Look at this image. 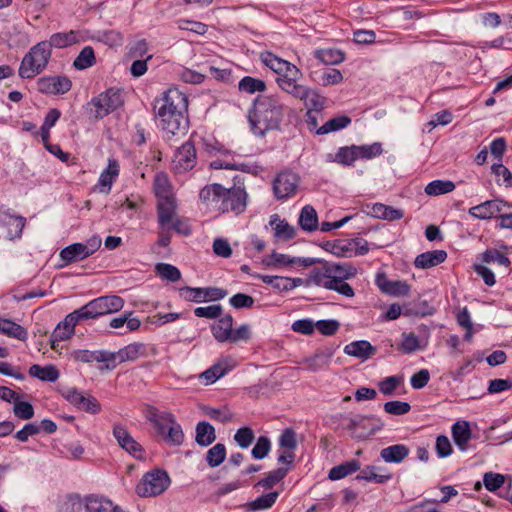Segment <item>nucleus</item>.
<instances>
[{
  "label": "nucleus",
  "mask_w": 512,
  "mask_h": 512,
  "mask_svg": "<svg viewBox=\"0 0 512 512\" xmlns=\"http://www.w3.org/2000/svg\"><path fill=\"white\" fill-rule=\"evenodd\" d=\"M177 200L176 198L157 201V222L159 227L170 228V223L177 216Z\"/></svg>",
  "instance_id": "23"
},
{
  "label": "nucleus",
  "mask_w": 512,
  "mask_h": 512,
  "mask_svg": "<svg viewBox=\"0 0 512 512\" xmlns=\"http://www.w3.org/2000/svg\"><path fill=\"white\" fill-rule=\"evenodd\" d=\"M482 261L488 264H496L500 268H503V272L505 274L509 272V267L511 264L509 258L505 254L498 251L497 249H487L482 254Z\"/></svg>",
  "instance_id": "45"
},
{
  "label": "nucleus",
  "mask_w": 512,
  "mask_h": 512,
  "mask_svg": "<svg viewBox=\"0 0 512 512\" xmlns=\"http://www.w3.org/2000/svg\"><path fill=\"white\" fill-rule=\"evenodd\" d=\"M296 99L305 102V106L315 112H321L324 109L325 98L322 97L316 90L305 87Z\"/></svg>",
  "instance_id": "34"
},
{
  "label": "nucleus",
  "mask_w": 512,
  "mask_h": 512,
  "mask_svg": "<svg viewBox=\"0 0 512 512\" xmlns=\"http://www.w3.org/2000/svg\"><path fill=\"white\" fill-rule=\"evenodd\" d=\"M29 374L32 377L38 378L41 381L46 382H55L59 378V371L53 365L40 366L38 364H33L29 368Z\"/></svg>",
  "instance_id": "41"
},
{
  "label": "nucleus",
  "mask_w": 512,
  "mask_h": 512,
  "mask_svg": "<svg viewBox=\"0 0 512 512\" xmlns=\"http://www.w3.org/2000/svg\"><path fill=\"white\" fill-rule=\"evenodd\" d=\"M344 353L349 356L366 360L376 353V348L372 346L369 341L358 340L347 344L344 347Z\"/></svg>",
  "instance_id": "33"
},
{
  "label": "nucleus",
  "mask_w": 512,
  "mask_h": 512,
  "mask_svg": "<svg viewBox=\"0 0 512 512\" xmlns=\"http://www.w3.org/2000/svg\"><path fill=\"white\" fill-rule=\"evenodd\" d=\"M149 43L146 39H138L127 46V59H144L148 55Z\"/></svg>",
  "instance_id": "52"
},
{
  "label": "nucleus",
  "mask_w": 512,
  "mask_h": 512,
  "mask_svg": "<svg viewBox=\"0 0 512 512\" xmlns=\"http://www.w3.org/2000/svg\"><path fill=\"white\" fill-rule=\"evenodd\" d=\"M197 163L196 149L192 142L187 141L179 147L172 159V169L177 174L185 173Z\"/></svg>",
  "instance_id": "15"
},
{
  "label": "nucleus",
  "mask_w": 512,
  "mask_h": 512,
  "mask_svg": "<svg viewBox=\"0 0 512 512\" xmlns=\"http://www.w3.org/2000/svg\"><path fill=\"white\" fill-rule=\"evenodd\" d=\"M216 439L215 428L206 421H201L196 425V443L201 447H207Z\"/></svg>",
  "instance_id": "39"
},
{
  "label": "nucleus",
  "mask_w": 512,
  "mask_h": 512,
  "mask_svg": "<svg viewBox=\"0 0 512 512\" xmlns=\"http://www.w3.org/2000/svg\"><path fill=\"white\" fill-rule=\"evenodd\" d=\"M410 453L409 448L404 444H394L383 448L380 451V457L386 463H400L402 462Z\"/></svg>",
  "instance_id": "36"
},
{
  "label": "nucleus",
  "mask_w": 512,
  "mask_h": 512,
  "mask_svg": "<svg viewBox=\"0 0 512 512\" xmlns=\"http://www.w3.org/2000/svg\"><path fill=\"white\" fill-rule=\"evenodd\" d=\"M224 187L220 184L214 183L207 185L200 190V200L209 208L217 210V205L223 197Z\"/></svg>",
  "instance_id": "31"
},
{
  "label": "nucleus",
  "mask_w": 512,
  "mask_h": 512,
  "mask_svg": "<svg viewBox=\"0 0 512 512\" xmlns=\"http://www.w3.org/2000/svg\"><path fill=\"white\" fill-rule=\"evenodd\" d=\"M314 74L317 75L315 80L322 86L339 84L343 80L342 73L335 68H325Z\"/></svg>",
  "instance_id": "48"
},
{
  "label": "nucleus",
  "mask_w": 512,
  "mask_h": 512,
  "mask_svg": "<svg viewBox=\"0 0 512 512\" xmlns=\"http://www.w3.org/2000/svg\"><path fill=\"white\" fill-rule=\"evenodd\" d=\"M39 91L46 94H65L72 82L67 76H52L41 78L38 82Z\"/></svg>",
  "instance_id": "19"
},
{
  "label": "nucleus",
  "mask_w": 512,
  "mask_h": 512,
  "mask_svg": "<svg viewBox=\"0 0 512 512\" xmlns=\"http://www.w3.org/2000/svg\"><path fill=\"white\" fill-rule=\"evenodd\" d=\"M124 306V300L117 295H106L89 301L78 310L84 320L96 319L106 314L120 311Z\"/></svg>",
  "instance_id": "6"
},
{
  "label": "nucleus",
  "mask_w": 512,
  "mask_h": 512,
  "mask_svg": "<svg viewBox=\"0 0 512 512\" xmlns=\"http://www.w3.org/2000/svg\"><path fill=\"white\" fill-rule=\"evenodd\" d=\"M299 225L303 230L308 232H312L317 229L318 217L316 210L312 206L306 205L302 208L299 216Z\"/></svg>",
  "instance_id": "44"
},
{
  "label": "nucleus",
  "mask_w": 512,
  "mask_h": 512,
  "mask_svg": "<svg viewBox=\"0 0 512 512\" xmlns=\"http://www.w3.org/2000/svg\"><path fill=\"white\" fill-rule=\"evenodd\" d=\"M505 483V476L500 473L486 472L483 475V484L490 492H495Z\"/></svg>",
  "instance_id": "62"
},
{
  "label": "nucleus",
  "mask_w": 512,
  "mask_h": 512,
  "mask_svg": "<svg viewBox=\"0 0 512 512\" xmlns=\"http://www.w3.org/2000/svg\"><path fill=\"white\" fill-rule=\"evenodd\" d=\"M79 42L78 32L70 30L69 32H58L51 35L48 44L49 48H66Z\"/></svg>",
  "instance_id": "40"
},
{
  "label": "nucleus",
  "mask_w": 512,
  "mask_h": 512,
  "mask_svg": "<svg viewBox=\"0 0 512 512\" xmlns=\"http://www.w3.org/2000/svg\"><path fill=\"white\" fill-rule=\"evenodd\" d=\"M369 214L375 218L387 221L400 220L404 216L403 210L382 203L373 204Z\"/></svg>",
  "instance_id": "35"
},
{
  "label": "nucleus",
  "mask_w": 512,
  "mask_h": 512,
  "mask_svg": "<svg viewBox=\"0 0 512 512\" xmlns=\"http://www.w3.org/2000/svg\"><path fill=\"white\" fill-rule=\"evenodd\" d=\"M452 438L455 445L461 451H466L468 449V443L472 438V431L470 428V424L468 421H457L453 424L452 429Z\"/></svg>",
  "instance_id": "26"
},
{
  "label": "nucleus",
  "mask_w": 512,
  "mask_h": 512,
  "mask_svg": "<svg viewBox=\"0 0 512 512\" xmlns=\"http://www.w3.org/2000/svg\"><path fill=\"white\" fill-rule=\"evenodd\" d=\"M333 354L334 350L331 348L319 349L313 355L306 357L303 364L308 370L316 372L329 366Z\"/></svg>",
  "instance_id": "25"
},
{
  "label": "nucleus",
  "mask_w": 512,
  "mask_h": 512,
  "mask_svg": "<svg viewBox=\"0 0 512 512\" xmlns=\"http://www.w3.org/2000/svg\"><path fill=\"white\" fill-rule=\"evenodd\" d=\"M96 63L94 49L91 46H85L73 62V66L77 70H84L92 67Z\"/></svg>",
  "instance_id": "50"
},
{
  "label": "nucleus",
  "mask_w": 512,
  "mask_h": 512,
  "mask_svg": "<svg viewBox=\"0 0 512 512\" xmlns=\"http://www.w3.org/2000/svg\"><path fill=\"white\" fill-rule=\"evenodd\" d=\"M226 458V447L222 443H217L211 447L206 453L207 464L214 468L218 467Z\"/></svg>",
  "instance_id": "56"
},
{
  "label": "nucleus",
  "mask_w": 512,
  "mask_h": 512,
  "mask_svg": "<svg viewBox=\"0 0 512 512\" xmlns=\"http://www.w3.org/2000/svg\"><path fill=\"white\" fill-rule=\"evenodd\" d=\"M278 444L280 449L295 450L297 448V436L293 429L286 428L279 436Z\"/></svg>",
  "instance_id": "64"
},
{
  "label": "nucleus",
  "mask_w": 512,
  "mask_h": 512,
  "mask_svg": "<svg viewBox=\"0 0 512 512\" xmlns=\"http://www.w3.org/2000/svg\"><path fill=\"white\" fill-rule=\"evenodd\" d=\"M83 320L78 309L68 314L54 329L50 340L51 348L56 350L60 342L69 339L75 332V326Z\"/></svg>",
  "instance_id": "14"
},
{
  "label": "nucleus",
  "mask_w": 512,
  "mask_h": 512,
  "mask_svg": "<svg viewBox=\"0 0 512 512\" xmlns=\"http://www.w3.org/2000/svg\"><path fill=\"white\" fill-rule=\"evenodd\" d=\"M260 59L265 66L270 68L277 75H279L286 69L285 66H288L291 64L290 62H288L282 58H279L278 56H276L275 54H273L269 51L261 53Z\"/></svg>",
  "instance_id": "49"
},
{
  "label": "nucleus",
  "mask_w": 512,
  "mask_h": 512,
  "mask_svg": "<svg viewBox=\"0 0 512 512\" xmlns=\"http://www.w3.org/2000/svg\"><path fill=\"white\" fill-rule=\"evenodd\" d=\"M171 479L163 469H153L146 472L136 486L140 497H155L164 493L170 486Z\"/></svg>",
  "instance_id": "8"
},
{
  "label": "nucleus",
  "mask_w": 512,
  "mask_h": 512,
  "mask_svg": "<svg viewBox=\"0 0 512 512\" xmlns=\"http://www.w3.org/2000/svg\"><path fill=\"white\" fill-rule=\"evenodd\" d=\"M377 285L382 292L393 296H407L410 292V286L405 281H391L385 276L377 277Z\"/></svg>",
  "instance_id": "29"
},
{
  "label": "nucleus",
  "mask_w": 512,
  "mask_h": 512,
  "mask_svg": "<svg viewBox=\"0 0 512 512\" xmlns=\"http://www.w3.org/2000/svg\"><path fill=\"white\" fill-rule=\"evenodd\" d=\"M278 498L277 492H270L256 498L254 501L248 503L247 507L249 511L265 510L274 505Z\"/></svg>",
  "instance_id": "57"
},
{
  "label": "nucleus",
  "mask_w": 512,
  "mask_h": 512,
  "mask_svg": "<svg viewBox=\"0 0 512 512\" xmlns=\"http://www.w3.org/2000/svg\"><path fill=\"white\" fill-rule=\"evenodd\" d=\"M504 207L510 209L512 208V203L502 199H493L471 207L468 213L475 219L489 220L493 217H497Z\"/></svg>",
  "instance_id": "18"
},
{
  "label": "nucleus",
  "mask_w": 512,
  "mask_h": 512,
  "mask_svg": "<svg viewBox=\"0 0 512 512\" xmlns=\"http://www.w3.org/2000/svg\"><path fill=\"white\" fill-rule=\"evenodd\" d=\"M285 67L286 69L278 75L276 82L282 91L296 98L306 87L299 83L303 74L301 70L292 63Z\"/></svg>",
  "instance_id": "13"
},
{
  "label": "nucleus",
  "mask_w": 512,
  "mask_h": 512,
  "mask_svg": "<svg viewBox=\"0 0 512 512\" xmlns=\"http://www.w3.org/2000/svg\"><path fill=\"white\" fill-rule=\"evenodd\" d=\"M102 240L99 236L90 237L85 243H73L60 251V258L65 265L82 261L93 255L101 246Z\"/></svg>",
  "instance_id": "9"
},
{
  "label": "nucleus",
  "mask_w": 512,
  "mask_h": 512,
  "mask_svg": "<svg viewBox=\"0 0 512 512\" xmlns=\"http://www.w3.org/2000/svg\"><path fill=\"white\" fill-rule=\"evenodd\" d=\"M332 161L343 166H352L357 161L356 150L354 145L340 147L333 156Z\"/></svg>",
  "instance_id": "54"
},
{
  "label": "nucleus",
  "mask_w": 512,
  "mask_h": 512,
  "mask_svg": "<svg viewBox=\"0 0 512 512\" xmlns=\"http://www.w3.org/2000/svg\"><path fill=\"white\" fill-rule=\"evenodd\" d=\"M113 436L119 446L138 460L145 459L143 447L131 436L127 428L122 424H114Z\"/></svg>",
  "instance_id": "16"
},
{
  "label": "nucleus",
  "mask_w": 512,
  "mask_h": 512,
  "mask_svg": "<svg viewBox=\"0 0 512 512\" xmlns=\"http://www.w3.org/2000/svg\"><path fill=\"white\" fill-rule=\"evenodd\" d=\"M72 358L76 362L81 363H103L105 364L106 370H114L115 369V356L111 351L107 350H88V349H78L72 352Z\"/></svg>",
  "instance_id": "17"
},
{
  "label": "nucleus",
  "mask_w": 512,
  "mask_h": 512,
  "mask_svg": "<svg viewBox=\"0 0 512 512\" xmlns=\"http://www.w3.org/2000/svg\"><path fill=\"white\" fill-rule=\"evenodd\" d=\"M378 470H380L379 467L373 465L366 466L364 469L360 470V473L356 476V479L383 484L392 478L391 474H379Z\"/></svg>",
  "instance_id": "46"
},
{
  "label": "nucleus",
  "mask_w": 512,
  "mask_h": 512,
  "mask_svg": "<svg viewBox=\"0 0 512 512\" xmlns=\"http://www.w3.org/2000/svg\"><path fill=\"white\" fill-rule=\"evenodd\" d=\"M356 150L357 160H370L382 154V144L374 142L372 144L354 145Z\"/></svg>",
  "instance_id": "51"
},
{
  "label": "nucleus",
  "mask_w": 512,
  "mask_h": 512,
  "mask_svg": "<svg viewBox=\"0 0 512 512\" xmlns=\"http://www.w3.org/2000/svg\"><path fill=\"white\" fill-rule=\"evenodd\" d=\"M153 189L157 201L176 198L169 177L164 172L156 173L153 182Z\"/></svg>",
  "instance_id": "27"
},
{
  "label": "nucleus",
  "mask_w": 512,
  "mask_h": 512,
  "mask_svg": "<svg viewBox=\"0 0 512 512\" xmlns=\"http://www.w3.org/2000/svg\"><path fill=\"white\" fill-rule=\"evenodd\" d=\"M288 468L280 467L270 471L267 476L258 482L263 488L270 489L286 477Z\"/></svg>",
  "instance_id": "60"
},
{
  "label": "nucleus",
  "mask_w": 512,
  "mask_h": 512,
  "mask_svg": "<svg viewBox=\"0 0 512 512\" xmlns=\"http://www.w3.org/2000/svg\"><path fill=\"white\" fill-rule=\"evenodd\" d=\"M119 163L115 159H109L107 168L100 174L98 185L107 187L106 193H109L113 182L119 175Z\"/></svg>",
  "instance_id": "42"
},
{
  "label": "nucleus",
  "mask_w": 512,
  "mask_h": 512,
  "mask_svg": "<svg viewBox=\"0 0 512 512\" xmlns=\"http://www.w3.org/2000/svg\"><path fill=\"white\" fill-rule=\"evenodd\" d=\"M357 274V269L351 264H337L325 262L321 267L314 268L311 271V280L317 286L322 282L335 283L336 281L353 278Z\"/></svg>",
  "instance_id": "5"
},
{
  "label": "nucleus",
  "mask_w": 512,
  "mask_h": 512,
  "mask_svg": "<svg viewBox=\"0 0 512 512\" xmlns=\"http://www.w3.org/2000/svg\"><path fill=\"white\" fill-rule=\"evenodd\" d=\"M299 177L291 171H282L273 180V193L277 200H286L296 194Z\"/></svg>",
  "instance_id": "12"
},
{
  "label": "nucleus",
  "mask_w": 512,
  "mask_h": 512,
  "mask_svg": "<svg viewBox=\"0 0 512 512\" xmlns=\"http://www.w3.org/2000/svg\"><path fill=\"white\" fill-rule=\"evenodd\" d=\"M455 184L450 180H434L427 184L425 193L431 196H438L452 192Z\"/></svg>",
  "instance_id": "55"
},
{
  "label": "nucleus",
  "mask_w": 512,
  "mask_h": 512,
  "mask_svg": "<svg viewBox=\"0 0 512 512\" xmlns=\"http://www.w3.org/2000/svg\"><path fill=\"white\" fill-rule=\"evenodd\" d=\"M155 270L162 279H166L171 282H176L181 278L180 270L171 264L158 263Z\"/></svg>",
  "instance_id": "59"
},
{
  "label": "nucleus",
  "mask_w": 512,
  "mask_h": 512,
  "mask_svg": "<svg viewBox=\"0 0 512 512\" xmlns=\"http://www.w3.org/2000/svg\"><path fill=\"white\" fill-rule=\"evenodd\" d=\"M0 334L14 338L20 341H26L28 338L27 330L16 322L0 317Z\"/></svg>",
  "instance_id": "37"
},
{
  "label": "nucleus",
  "mask_w": 512,
  "mask_h": 512,
  "mask_svg": "<svg viewBox=\"0 0 512 512\" xmlns=\"http://www.w3.org/2000/svg\"><path fill=\"white\" fill-rule=\"evenodd\" d=\"M269 225L273 229L275 241H289L296 236V230L285 219H281L278 214H272L269 218Z\"/></svg>",
  "instance_id": "24"
},
{
  "label": "nucleus",
  "mask_w": 512,
  "mask_h": 512,
  "mask_svg": "<svg viewBox=\"0 0 512 512\" xmlns=\"http://www.w3.org/2000/svg\"><path fill=\"white\" fill-rule=\"evenodd\" d=\"M146 353V347L143 343H132L129 344L117 352H112L115 356V367L118 363L126 362V361H134L141 356H144Z\"/></svg>",
  "instance_id": "28"
},
{
  "label": "nucleus",
  "mask_w": 512,
  "mask_h": 512,
  "mask_svg": "<svg viewBox=\"0 0 512 512\" xmlns=\"http://www.w3.org/2000/svg\"><path fill=\"white\" fill-rule=\"evenodd\" d=\"M187 107L188 101L185 94L177 89H169L161 99L156 101L155 108H157L160 128L171 135L184 133L188 123L184 115Z\"/></svg>",
  "instance_id": "1"
},
{
  "label": "nucleus",
  "mask_w": 512,
  "mask_h": 512,
  "mask_svg": "<svg viewBox=\"0 0 512 512\" xmlns=\"http://www.w3.org/2000/svg\"><path fill=\"white\" fill-rule=\"evenodd\" d=\"M447 258V253L444 250H432L419 254L414 261V265L420 269H428L440 263H443Z\"/></svg>",
  "instance_id": "30"
},
{
  "label": "nucleus",
  "mask_w": 512,
  "mask_h": 512,
  "mask_svg": "<svg viewBox=\"0 0 512 512\" xmlns=\"http://www.w3.org/2000/svg\"><path fill=\"white\" fill-rule=\"evenodd\" d=\"M383 426L384 422L379 417L357 415L350 420L348 429L353 432L354 437L366 439L380 431Z\"/></svg>",
  "instance_id": "11"
},
{
  "label": "nucleus",
  "mask_w": 512,
  "mask_h": 512,
  "mask_svg": "<svg viewBox=\"0 0 512 512\" xmlns=\"http://www.w3.org/2000/svg\"><path fill=\"white\" fill-rule=\"evenodd\" d=\"M235 361L230 358H222L217 363L200 374V379L204 381L205 385L216 382L219 378L227 374L235 367Z\"/></svg>",
  "instance_id": "22"
},
{
  "label": "nucleus",
  "mask_w": 512,
  "mask_h": 512,
  "mask_svg": "<svg viewBox=\"0 0 512 512\" xmlns=\"http://www.w3.org/2000/svg\"><path fill=\"white\" fill-rule=\"evenodd\" d=\"M85 512H129L111 499L89 495L85 498Z\"/></svg>",
  "instance_id": "20"
},
{
  "label": "nucleus",
  "mask_w": 512,
  "mask_h": 512,
  "mask_svg": "<svg viewBox=\"0 0 512 512\" xmlns=\"http://www.w3.org/2000/svg\"><path fill=\"white\" fill-rule=\"evenodd\" d=\"M238 87L240 91L253 94L263 92L266 89V84L261 79L245 76L240 80Z\"/></svg>",
  "instance_id": "58"
},
{
  "label": "nucleus",
  "mask_w": 512,
  "mask_h": 512,
  "mask_svg": "<svg viewBox=\"0 0 512 512\" xmlns=\"http://www.w3.org/2000/svg\"><path fill=\"white\" fill-rule=\"evenodd\" d=\"M397 349L405 354H411L421 349L420 340L413 332H403Z\"/></svg>",
  "instance_id": "53"
},
{
  "label": "nucleus",
  "mask_w": 512,
  "mask_h": 512,
  "mask_svg": "<svg viewBox=\"0 0 512 512\" xmlns=\"http://www.w3.org/2000/svg\"><path fill=\"white\" fill-rule=\"evenodd\" d=\"M204 413L206 416H208L212 420L218 421L220 423H227V422L231 421L233 418V414L227 407H224V408L206 407L204 409Z\"/></svg>",
  "instance_id": "63"
},
{
  "label": "nucleus",
  "mask_w": 512,
  "mask_h": 512,
  "mask_svg": "<svg viewBox=\"0 0 512 512\" xmlns=\"http://www.w3.org/2000/svg\"><path fill=\"white\" fill-rule=\"evenodd\" d=\"M284 116V104L275 95H260L249 111L248 120L252 132L263 136L269 130H276Z\"/></svg>",
  "instance_id": "2"
},
{
  "label": "nucleus",
  "mask_w": 512,
  "mask_h": 512,
  "mask_svg": "<svg viewBox=\"0 0 512 512\" xmlns=\"http://www.w3.org/2000/svg\"><path fill=\"white\" fill-rule=\"evenodd\" d=\"M232 329L233 317L230 314L219 317L218 321L211 326L214 338L220 343L228 342Z\"/></svg>",
  "instance_id": "32"
},
{
  "label": "nucleus",
  "mask_w": 512,
  "mask_h": 512,
  "mask_svg": "<svg viewBox=\"0 0 512 512\" xmlns=\"http://www.w3.org/2000/svg\"><path fill=\"white\" fill-rule=\"evenodd\" d=\"M247 192L243 186L234 185L230 189L224 188L223 197L217 205V211L233 212L235 215L243 213L247 206Z\"/></svg>",
  "instance_id": "10"
},
{
  "label": "nucleus",
  "mask_w": 512,
  "mask_h": 512,
  "mask_svg": "<svg viewBox=\"0 0 512 512\" xmlns=\"http://www.w3.org/2000/svg\"><path fill=\"white\" fill-rule=\"evenodd\" d=\"M51 54L48 41H41L32 46L21 61L18 70L19 76L31 79L42 73L49 63Z\"/></svg>",
  "instance_id": "4"
},
{
  "label": "nucleus",
  "mask_w": 512,
  "mask_h": 512,
  "mask_svg": "<svg viewBox=\"0 0 512 512\" xmlns=\"http://www.w3.org/2000/svg\"><path fill=\"white\" fill-rule=\"evenodd\" d=\"M401 383L402 378L399 376L394 375L386 377L379 382V391L385 396H392Z\"/></svg>",
  "instance_id": "61"
},
{
  "label": "nucleus",
  "mask_w": 512,
  "mask_h": 512,
  "mask_svg": "<svg viewBox=\"0 0 512 512\" xmlns=\"http://www.w3.org/2000/svg\"><path fill=\"white\" fill-rule=\"evenodd\" d=\"M361 464L356 459H351L339 465L332 467L328 473V478L332 481H337L345 478L348 475L360 470Z\"/></svg>",
  "instance_id": "38"
},
{
  "label": "nucleus",
  "mask_w": 512,
  "mask_h": 512,
  "mask_svg": "<svg viewBox=\"0 0 512 512\" xmlns=\"http://www.w3.org/2000/svg\"><path fill=\"white\" fill-rule=\"evenodd\" d=\"M123 102L121 92L110 88L93 97L87 103V108L95 120H100L122 106Z\"/></svg>",
  "instance_id": "7"
},
{
  "label": "nucleus",
  "mask_w": 512,
  "mask_h": 512,
  "mask_svg": "<svg viewBox=\"0 0 512 512\" xmlns=\"http://www.w3.org/2000/svg\"><path fill=\"white\" fill-rule=\"evenodd\" d=\"M315 58L325 65H335L344 61V53L338 49H318L314 52Z\"/></svg>",
  "instance_id": "47"
},
{
  "label": "nucleus",
  "mask_w": 512,
  "mask_h": 512,
  "mask_svg": "<svg viewBox=\"0 0 512 512\" xmlns=\"http://www.w3.org/2000/svg\"><path fill=\"white\" fill-rule=\"evenodd\" d=\"M351 118L346 115H340L329 119L325 124L316 130L317 135H324L331 132L342 130L351 124Z\"/></svg>",
  "instance_id": "43"
},
{
  "label": "nucleus",
  "mask_w": 512,
  "mask_h": 512,
  "mask_svg": "<svg viewBox=\"0 0 512 512\" xmlns=\"http://www.w3.org/2000/svg\"><path fill=\"white\" fill-rule=\"evenodd\" d=\"M65 398L75 407L91 414L100 412L99 402L92 396H84L76 389H70L65 394Z\"/></svg>",
  "instance_id": "21"
},
{
  "label": "nucleus",
  "mask_w": 512,
  "mask_h": 512,
  "mask_svg": "<svg viewBox=\"0 0 512 512\" xmlns=\"http://www.w3.org/2000/svg\"><path fill=\"white\" fill-rule=\"evenodd\" d=\"M145 416L154 425L157 434L165 443L174 446L183 444L184 433L182 427L171 412L159 411L153 406H148Z\"/></svg>",
  "instance_id": "3"
}]
</instances>
